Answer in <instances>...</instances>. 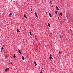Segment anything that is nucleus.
Listing matches in <instances>:
<instances>
[{
	"label": "nucleus",
	"instance_id": "9b49d317",
	"mask_svg": "<svg viewBox=\"0 0 73 73\" xmlns=\"http://www.w3.org/2000/svg\"><path fill=\"white\" fill-rule=\"evenodd\" d=\"M48 25L49 27H50V24L49 23H48Z\"/></svg>",
	"mask_w": 73,
	"mask_h": 73
},
{
	"label": "nucleus",
	"instance_id": "dca6fc26",
	"mask_svg": "<svg viewBox=\"0 0 73 73\" xmlns=\"http://www.w3.org/2000/svg\"><path fill=\"white\" fill-rule=\"evenodd\" d=\"M61 16H62V13H60Z\"/></svg>",
	"mask_w": 73,
	"mask_h": 73
},
{
	"label": "nucleus",
	"instance_id": "20e7f679",
	"mask_svg": "<svg viewBox=\"0 0 73 73\" xmlns=\"http://www.w3.org/2000/svg\"><path fill=\"white\" fill-rule=\"evenodd\" d=\"M49 15L50 17H52V14H51V13H49Z\"/></svg>",
	"mask_w": 73,
	"mask_h": 73
},
{
	"label": "nucleus",
	"instance_id": "bb28decb",
	"mask_svg": "<svg viewBox=\"0 0 73 73\" xmlns=\"http://www.w3.org/2000/svg\"><path fill=\"white\" fill-rule=\"evenodd\" d=\"M31 11H32V9H31Z\"/></svg>",
	"mask_w": 73,
	"mask_h": 73
},
{
	"label": "nucleus",
	"instance_id": "1a4fd4ad",
	"mask_svg": "<svg viewBox=\"0 0 73 73\" xmlns=\"http://www.w3.org/2000/svg\"><path fill=\"white\" fill-rule=\"evenodd\" d=\"M24 17H25V18H26V19H27V16H26V15H25V14H24Z\"/></svg>",
	"mask_w": 73,
	"mask_h": 73
},
{
	"label": "nucleus",
	"instance_id": "0eeeda50",
	"mask_svg": "<svg viewBox=\"0 0 73 73\" xmlns=\"http://www.w3.org/2000/svg\"><path fill=\"white\" fill-rule=\"evenodd\" d=\"M18 53H19L20 54H21V50H19L18 51Z\"/></svg>",
	"mask_w": 73,
	"mask_h": 73
},
{
	"label": "nucleus",
	"instance_id": "a878e982",
	"mask_svg": "<svg viewBox=\"0 0 73 73\" xmlns=\"http://www.w3.org/2000/svg\"><path fill=\"white\" fill-rule=\"evenodd\" d=\"M36 38V40H37V38Z\"/></svg>",
	"mask_w": 73,
	"mask_h": 73
},
{
	"label": "nucleus",
	"instance_id": "ddd939ff",
	"mask_svg": "<svg viewBox=\"0 0 73 73\" xmlns=\"http://www.w3.org/2000/svg\"><path fill=\"white\" fill-rule=\"evenodd\" d=\"M59 37H60V38L61 39L62 38V36H61V35H59Z\"/></svg>",
	"mask_w": 73,
	"mask_h": 73
},
{
	"label": "nucleus",
	"instance_id": "423d86ee",
	"mask_svg": "<svg viewBox=\"0 0 73 73\" xmlns=\"http://www.w3.org/2000/svg\"><path fill=\"white\" fill-rule=\"evenodd\" d=\"M50 60H51V59H52V60H53V58L52 57V55H50Z\"/></svg>",
	"mask_w": 73,
	"mask_h": 73
},
{
	"label": "nucleus",
	"instance_id": "5701e85b",
	"mask_svg": "<svg viewBox=\"0 0 73 73\" xmlns=\"http://www.w3.org/2000/svg\"><path fill=\"white\" fill-rule=\"evenodd\" d=\"M42 73V71H41L40 73Z\"/></svg>",
	"mask_w": 73,
	"mask_h": 73
},
{
	"label": "nucleus",
	"instance_id": "c756f323",
	"mask_svg": "<svg viewBox=\"0 0 73 73\" xmlns=\"http://www.w3.org/2000/svg\"><path fill=\"white\" fill-rule=\"evenodd\" d=\"M15 16H16V15H15Z\"/></svg>",
	"mask_w": 73,
	"mask_h": 73
},
{
	"label": "nucleus",
	"instance_id": "4be33fe9",
	"mask_svg": "<svg viewBox=\"0 0 73 73\" xmlns=\"http://www.w3.org/2000/svg\"><path fill=\"white\" fill-rule=\"evenodd\" d=\"M10 64H12V65H13V64H12V62H10Z\"/></svg>",
	"mask_w": 73,
	"mask_h": 73
},
{
	"label": "nucleus",
	"instance_id": "4468645a",
	"mask_svg": "<svg viewBox=\"0 0 73 73\" xmlns=\"http://www.w3.org/2000/svg\"><path fill=\"white\" fill-rule=\"evenodd\" d=\"M22 59H23V60H24V56H22Z\"/></svg>",
	"mask_w": 73,
	"mask_h": 73
},
{
	"label": "nucleus",
	"instance_id": "c85d7f7f",
	"mask_svg": "<svg viewBox=\"0 0 73 73\" xmlns=\"http://www.w3.org/2000/svg\"><path fill=\"white\" fill-rule=\"evenodd\" d=\"M13 55H15V54H13Z\"/></svg>",
	"mask_w": 73,
	"mask_h": 73
},
{
	"label": "nucleus",
	"instance_id": "6e6552de",
	"mask_svg": "<svg viewBox=\"0 0 73 73\" xmlns=\"http://www.w3.org/2000/svg\"><path fill=\"white\" fill-rule=\"evenodd\" d=\"M50 3L51 4H53V3H52V1H51V0H50Z\"/></svg>",
	"mask_w": 73,
	"mask_h": 73
},
{
	"label": "nucleus",
	"instance_id": "7ed1b4c3",
	"mask_svg": "<svg viewBox=\"0 0 73 73\" xmlns=\"http://www.w3.org/2000/svg\"><path fill=\"white\" fill-rule=\"evenodd\" d=\"M34 63L35 66H37V63H36V62L35 61H34Z\"/></svg>",
	"mask_w": 73,
	"mask_h": 73
},
{
	"label": "nucleus",
	"instance_id": "f03ea898",
	"mask_svg": "<svg viewBox=\"0 0 73 73\" xmlns=\"http://www.w3.org/2000/svg\"><path fill=\"white\" fill-rule=\"evenodd\" d=\"M35 16L37 18H38V16H37V14L36 12L35 13Z\"/></svg>",
	"mask_w": 73,
	"mask_h": 73
},
{
	"label": "nucleus",
	"instance_id": "6ab92c4d",
	"mask_svg": "<svg viewBox=\"0 0 73 73\" xmlns=\"http://www.w3.org/2000/svg\"><path fill=\"white\" fill-rule=\"evenodd\" d=\"M29 33H30V35H32V33H31V32H30Z\"/></svg>",
	"mask_w": 73,
	"mask_h": 73
},
{
	"label": "nucleus",
	"instance_id": "cd10ccee",
	"mask_svg": "<svg viewBox=\"0 0 73 73\" xmlns=\"http://www.w3.org/2000/svg\"><path fill=\"white\" fill-rule=\"evenodd\" d=\"M58 19H59V17H58Z\"/></svg>",
	"mask_w": 73,
	"mask_h": 73
},
{
	"label": "nucleus",
	"instance_id": "39448f33",
	"mask_svg": "<svg viewBox=\"0 0 73 73\" xmlns=\"http://www.w3.org/2000/svg\"><path fill=\"white\" fill-rule=\"evenodd\" d=\"M17 32H20V31L19 30V29H17Z\"/></svg>",
	"mask_w": 73,
	"mask_h": 73
},
{
	"label": "nucleus",
	"instance_id": "aec40b11",
	"mask_svg": "<svg viewBox=\"0 0 73 73\" xmlns=\"http://www.w3.org/2000/svg\"><path fill=\"white\" fill-rule=\"evenodd\" d=\"M3 49H4V48L3 47H2L1 49L2 51V50Z\"/></svg>",
	"mask_w": 73,
	"mask_h": 73
},
{
	"label": "nucleus",
	"instance_id": "2eb2a0df",
	"mask_svg": "<svg viewBox=\"0 0 73 73\" xmlns=\"http://www.w3.org/2000/svg\"><path fill=\"white\" fill-rule=\"evenodd\" d=\"M55 13L56 15H57V11H56Z\"/></svg>",
	"mask_w": 73,
	"mask_h": 73
},
{
	"label": "nucleus",
	"instance_id": "393cba45",
	"mask_svg": "<svg viewBox=\"0 0 73 73\" xmlns=\"http://www.w3.org/2000/svg\"><path fill=\"white\" fill-rule=\"evenodd\" d=\"M51 7H52V8L53 7V5Z\"/></svg>",
	"mask_w": 73,
	"mask_h": 73
},
{
	"label": "nucleus",
	"instance_id": "f257e3e1",
	"mask_svg": "<svg viewBox=\"0 0 73 73\" xmlns=\"http://www.w3.org/2000/svg\"><path fill=\"white\" fill-rule=\"evenodd\" d=\"M7 71H9V69L8 68H6L5 70V72H7Z\"/></svg>",
	"mask_w": 73,
	"mask_h": 73
},
{
	"label": "nucleus",
	"instance_id": "b1692460",
	"mask_svg": "<svg viewBox=\"0 0 73 73\" xmlns=\"http://www.w3.org/2000/svg\"><path fill=\"white\" fill-rule=\"evenodd\" d=\"M34 36H35V37H36V35H34Z\"/></svg>",
	"mask_w": 73,
	"mask_h": 73
},
{
	"label": "nucleus",
	"instance_id": "9d476101",
	"mask_svg": "<svg viewBox=\"0 0 73 73\" xmlns=\"http://www.w3.org/2000/svg\"><path fill=\"white\" fill-rule=\"evenodd\" d=\"M56 9H57V10H58V11H59V8H58V7L56 6Z\"/></svg>",
	"mask_w": 73,
	"mask_h": 73
},
{
	"label": "nucleus",
	"instance_id": "f3484780",
	"mask_svg": "<svg viewBox=\"0 0 73 73\" xmlns=\"http://www.w3.org/2000/svg\"><path fill=\"white\" fill-rule=\"evenodd\" d=\"M8 57V56L7 55H5V58H7Z\"/></svg>",
	"mask_w": 73,
	"mask_h": 73
},
{
	"label": "nucleus",
	"instance_id": "f8f14e48",
	"mask_svg": "<svg viewBox=\"0 0 73 73\" xmlns=\"http://www.w3.org/2000/svg\"><path fill=\"white\" fill-rule=\"evenodd\" d=\"M12 13H10L9 14V16H12Z\"/></svg>",
	"mask_w": 73,
	"mask_h": 73
},
{
	"label": "nucleus",
	"instance_id": "412c9836",
	"mask_svg": "<svg viewBox=\"0 0 73 73\" xmlns=\"http://www.w3.org/2000/svg\"><path fill=\"white\" fill-rule=\"evenodd\" d=\"M59 54H61V52L59 51Z\"/></svg>",
	"mask_w": 73,
	"mask_h": 73
},
{
	"label": "nucleus",
	"instance_id": "a211bd4d",
	"mask_svg": "<svg viewBox=\"0 0 73 73\" xmlns=\"http://www.w3.org/2000/svg\"><path fill=\"white\" fill-rule=\"evenodd\" d=\"M16 57V56H15V55H14L13 57H14V58H15Z\"/></svg>",
	"mask_w": 73,
	"mask_h": 73
}]
</instances>
